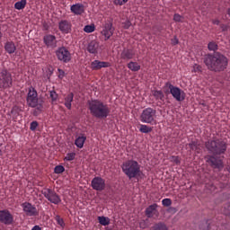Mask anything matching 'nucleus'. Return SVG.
<instances>
[{
    "label": "nucleus",
    "instance_id": "2eb2a0df",
    "mask_svg": "<svg viewBox=\"0 0 230 230\" xmlns=\"http://www.w3.org/2000/svg\"><path fill=\"white\" fill-rule=\"evenodd\" d=\"M102 35L105 37V40H109L112 35H114V29L112 28V22H107L104 24L102 31Z\"/></svg>",
    "mask_w": 230,
    "mask_h": 230
},
{
    "label": "nucleus",
    "instance_id": "5701e85b",
    "mask_svg": "<svg viewBox=\"0 0 230 230\" xmlns=\"http://www.w3.org/2000/svg\"><path fill=\"white\" fill-rule=\"evenodd\" d=\"M127 67L133 73H137V71L141 70V65L137 61H129L127 64Z\"/></svg>",
    "mask_w": 230,
    "mask_h": 230
},
{
    "label": "nucleus",
    "instance_id": "a18cd8bd",
    "mask_svg": "<svg viewBox=\"0 0 230 230\" xmlns=\"http://www.w3.org/2000/svg\"><path fill=\"white\" fill-rule=\"evenodd\" d=\"M66 172V169L62 165H58V173H64Z\"/></svg>",
    "mask_w": 230,
    "mask_h": 230
},
{
    "label": "nucleus",
    "instance_id": "7c9ffc66",
    "mask_svg": "<svg viewBox=\"0 0 230 230\" xmlns=\"http://www.w3.org/2000/svg\"><path fill=\"white\" fill-rule=\"evenodd\" d=\"M50 99L53 105H57L58 103V94H57V92L50 91Z\"/></svg>",
    "mask_w": 230,
    "mask_h": 230
},
{
    "label": "nucleus",
    "instance_id": "5fc2aeb1",
    "mask_svg": "<svg viewBox=\"0 0 230 230\" xmlns=\"http://www.w3.org/2000/svg\"><path fill=\"white\" fill-rule=\"evenodd\" d=\"M55 173H58V165H57L54 169Z\"/></svg>",
    "mask_w": 230,
    "mask_h": 230
},
{
    "label": "nucleus",
    "instance_id": "dca6fc26",
    "mask_svg": "<svg viewBox=\"0 0 230 230\" xmlns=\"http://www.w3.org/2000/svg\"><path fill=\"white\" fill-rule=\"evenodd\" d=\"M70 12L74 13V15H83V13H85V5L82 3L72 4L70 6Z\"/></svg>",
    "mask_w": 230,
    "mask_h": 230
},
{
    "label": "nucleus",
    "instance_id": "864d4df0",
    "mask_svg": "<svg viewBox=\"0 0 230 230\" xmlns=\"http://www.w3.org/2000/svg\"><path fill=\"white\" fill-rule=\"evenodd\" d=\"M221 29L223 30V31H226V30H227V27L224 24H221Z\"/></svg>",
    "mask_w": 230,
    "mask_h": 230
},
{
    "label": "nucleus",
    "instance_id": "1a4fd4ad",
    "mask_svg": "<svg viewBox=\"0 0 230 230\" xmlns=\"http://www.w3.org/2000/svg\"><path fill=\"white\" fill-rule=\"evenodd\" d=\"M22 211L25 213L27 217H37L39 215V211L37 210V208L33 206L30 202H24L22 204Z\"/></svg>",
    "mask_w": 230,
    "mask_h": 230
},
{
    "label": "nucleus",
    "instance_id": "37998d69",
    "mask_svg": "<svg viewBox=\"0 0 230 230\" xmlns=\"http://www.w3.org/2000/svg\"><path fill=\"white\" fill-rule=\"evenodd\" d=\"M58 226L59 227H62V229H64V226H66V224L64 223V220L59 218L58 219Z\"/></svg>",
    "mask_w": 230,
    "mask_h": 230
},
{
    "label": "nucleus",
    "instance_id": "9b49d317",
    "mask_svg": "<svg viewBox=\"0 0 230 230\" xmlns=\"http://www.w3.org/2000/svg\"><path fill=\"white\" fill-rule=\"evenodd\" d=\"M91 186L95 191H103L105 190V180L102 177H94L92 180Z\"/></svg>",
    "mask_w": 230,
    "mask_h": 230
},
{
    "label": "nucleus",
    "instance_id": "6e6552de",
    "mask_svg": "<svg viewBox=\"0 0 230 230\" xmlns=\"http://www.w3.org/2000/svg\"><path fill=\"white\" fill-rule=\"evenodd\" d=\"M9 87H12V74L4 69L0 71V88L8 89Z\"/></svg>",
    "mask_w": 230,
    "mask_h": 230
},
{
    "label": "nucleus",
    "instance_id": "052dcab7",
    "mask_svg": "<svg viewBox=\"0 0 230 230\" xmlns=\"http://www.w3.org/2000/svg\"><path fill=\"white\" fill-rule=\"evenodd\" d=\"M56 54L58 55V51H56Z\"/></svg>",
    "mask_w": 230,
    "mask_h": 230
},
{
    "label": "nucleus",
    "instance_id": "a878e982",
    "mask_svg": "<svg viewBox=\"0 0 230 230\" xmlns=\"http://www.w3.org/2000/svg\"><path fill=\"white\" fill-rule=\"evenodd\" d=\"M139 127V132H141L142 134H150V132L154 130L153 127H150L146 124H140Z\"/></svg>",
    "mask_w": 230,
    "mask_h": 230
},
{
    "label": "nucleus",
    "instance_id": "c756f323",
    "mask_svg": "<svg viewBox=\"0 0 230 230\" xmlns=\"http://www.w3.org/2000/svg\"><path fill=\"white\" fill-rule=\"evenodd\" d=\"M97 220L99 221V224H101V226H109V224H111V219L103 216L98 217Z\"/></svg>",
    "mask_w": 230,
    "mask_h": 230
},
{
    "label": "nucleus",
    "instance_id": "cd10ccee",
    "mask_svg": "<svg viewBox=\"0 0 230 230\" xmlns=\"http://www.w3.org/2000/svg\"><path fill=\"white\" fill-rule=\"evenodd\" d=\"M74 96L73 93H71L65 97V106L68 110H71V103L73 102Z\"/></svg>",
    "mask_w": 230,
    "mask_h": 230
},
{
    "label": "nucleus",
    "instance_id": "49530a36",
    "mask_svg": "<svg viewBox=\"0 0 230 230\" xmlns=\"http://www.w3.org/2000/svg\"><path fill=\"white\" fill-rule=\"evenodd\" d=\"M205 227L200 226L201 230H209V224L208 223V221L205 222Z\"/></svg>",
    "mask_w": 230,
    "mask_h": 230
},
{
    "label": "nucleus",
    "instance_id": "ea45409f",
    "mask_svg": "<svg viewBox=\"0 0 230 230\" xmlns=\"http://www.w3.org/2000/svg\"><path fill=\"white\" fill-rule=\"evenodd\" d=\"M122 26H123L124 30H128V28H130V26H132V22H130V21L127 20L126 22H122Z\"/></svg>",
    "mask_w": 230,
    "mask_h": 230
},
{
    "label": "nucleus",
    "instance_id": "ddd939ff",
    "mask_svg": "<svg viewBox=\"0 0 230 230\" xmlns=\"http://www.w3.org/2000/svg\"><path fill=\"white\" fill-rule=\"evenodd\" d=\"M136 57V50L132 49H123V50L119 54L120 60L124 62H128V60L134 59Z\"/></svg>",
    "mask_w": 230,
    "mask_h": 230
},
{
    "label": "nucleus",
    "instance_id": "a211bd4d",
    "mask_svg": "<svg viewBox=\"0 0 230 230\" xmlns=\"http://www.w3.org/2000/svg\"><path fill=\"white\" fill-rule=\"evenodd\" d=\"M72 26L71 22L67 20H63L58 23V29L62 33H70Z\"/></svg>",
    "mask_w": 230,
    "mask_h": 230
},
{
    "label": "nucleus",
    "instance_id": "8fccbe9b",
    "mask_svg": "<svg viewBox=\"0 0 230 230\" xmlns=\"http://www.w3.org/2000/svg\"><path fill=\"white\" fill-rule=\"evenodd\" d=\"M212 23H213V24H216V26H218V25L220 24V21H218V20H213V21H212Z\"/></svg>",
    "mask_w": 230,
    "mask_h": 230
},
{
    "label": "nucleus",
    "instance_id": "39448f33",
    "mask_svg": "<svg viewBox=\"0 0 230 230\" xmlns=\"http://www.w3.org/2000/svg\"><path fill=\"white\" fill-rule=\"evenodd\" d=\"M27 105L37 110L40 112L42 111V103H39V93H37V90H35L32 86L29 88V92L27 94Z\"/></svg>",
    "mask_w": 230,
    "mask_h": 230
},
{
    "label": "nucleus",
    "instance_id": "9d476101",
    "mask_svg": "<svg viewBox=\"0 0 230 230\" xmlns=\"http://www.w3.org/2000/svg\"><path fill=\"white\" fill-rule=\"evenodd\" d=\"M0 222L5 226H12L13 216L8 210H0Z\"/></svg>",
    "mask_w": 230,
    "mask_h": 230
},
{
    "label": "nucleus",
    "instance_id": "412c9836",
    "mask_svg": "<svg viewBox=\"0 0 230 230\" xmlns=\"http://www.w3.org/2000/svg\"><path fill=\"white\" fill-rule=\"evenodd\" d=\"M45 197L49 200V202H52V204H58V196L51 190L45 191Z\"/></svg>",
    "mask_w": 230,
    "mask_h": 230
},
{
    "label": "nucleus",
    "instance_id": "bf43d9fd",
    "mask_svg": "<svg viewBox=\"0 0 230 230\" xmlns=\"http://www.w3.org/2000/svg\"><path fill=\"white\" fill-rule=\"evenodd\" d=\"M56 220L57 222H58V216H56Z\"/></svg>",
    "mask_w": 230,
    "mask_h": 230
},
{
    "label": "nucleus",
    "instance_id": "2f4dec72",
    "mask_svg": "<svg viewBox=\"0 0 230 230\" xmlns=\"http://www.w3.org/2000/svg\"><path fill=\"white\" fill-rule=\"evenodd\" d=\"M189 146L190 150H193L194 152H197V154H199L200 148L199 147V143L196 141H192L189 144Z\"/></svg>",
    "mask_w": 230,
    "mask_h": 230
},
{
    "label": "nucleus",
    "instance_id": "f257e3e1",
    "mask_svg": "<svg viewBox=\"0 0 230 230\" xmlns=\"http://www.w3.org/2000/svg\"><path fill=\"white\" fill-rule=\"evenodd\" d=\"M205 146L211 155L207 156V163L212 166V168H217V170H222L224 168V162L222 159L215 155H222L226 154L227 150V143L220 138H216L214 140H208L205 143Z\"/></svg>",
    "mask_w": 230,
    "mask_h": 230
},
{
    "label": "nucleus",
    "instance_id": "3c124183",
    "mask_svg": "<svg viewBox=\"0 0 230 230\" xmlns=\"http://www.w3.org/2000/svg\"><path fill=\"white\" fill-rule=\"evenodd\" d=\"M140 227H142V229H146V224H145V222H140Z\"/></svg>",
    "mask_w": 230,
    "mask_h": 230
},
{
    "label": "nucleus",
    "instance_id": "c9c22d12",
    "mask_svg": "<svg viewBox=\"0 0 230 230\" xmlns=\"http://www.w3.org/2000/svg\"><path fill=\"white\" fill-rule=\"evenodd\" d=\"M162 204L163 206H164V208H170V206H172V199L166 198V199H164L162 200Z\"/></svg>",
    "mask_w": 230,
    "mask_h": 230
},
{
    "label": "nucleus",
    "instance_id": "f8f14e48",
    "mask_svg": "<svg viewBox=\"0 0 230 230\" xmlns=\"http://www.w3.org/2000/svg\"><path fill=\"white\" fill-rule=\"evenodd\" d=\"M159 205L157 203L148 206L145 210V215L147 218H157L159 217V210H157Z\"/></svg>",
    "mask_w": 230,
    "mask_h": 230
},
{
    "label": "nucleus",
    "instance_id": "f704fd0d",
    "mask_svg": "<svg viewBox=\"0 0 230 230\" xmlns=\"http://www.w3.org/2000/svg\"><path fill=\"white\" fill-rule=\"evenodd\" d=\"M76 157V153H68L65 157V161H75Z\"/></svg>",
    "mask_w": 230,
    "mask_h": 230
},
{
    "label": "nucleus",
    "instance_id": "0eeeda50",
    "mask_svg": "<svg viewBox=\"0 0 230 230\" xmlns=\"http://www.w3.org/2000/svg\"><path fill=\"white\" fill-rule=\"evenodd\" d=\"M165 87H168L170 93L176 102H184V99L186 98L184 91L181 90V88L177 86H173L170 82L165 84Z\"/></svg>",
    "mask_w": 230,
    "mask_h": 230
},
{
    "label": "nucleus",
    "instance_id": "79ce46f5",
    "mask_svg": "<svg viewBox=\"0 0 230 230\" xmlns=\"http://www.w3.org/2000/svg\"><path fill=\"white\" fill-rule=\"evenodd\" d=\"M172 45V46H177V44H179V39H177V36H174L172 40H171Z\"/></svg>",
    "mask_w": 230,
    "mask_h": 230
},
{
    "label": "nucleus",
    "instance_id": "4c0bfd02",
    "mask_svg": "<svg viewBox=\"0 0 230 230\" xmlns=\"http://www.w3.org/2000/svg\"><path fill=\"white\" fill-rule=\"evenodd\" d=\"M173 21H175V22H182V16L179 13H175L173 15Z\"/></svg>",
    "mask_w": 230,
    "mask_h": 230
},
{
    "label": "nucleus",
    "instance_id": "6e6d98bb",
    "mask_svg": "<svg viewBox=\"0 0 230 230\" xmlns=\"http://www.w3.org/2000/svg\"><path fill=\"white\" fill-rule=\"evenodd\" d=\"M16 111H17V108H16V107L13 108V110H12V114H13V112H15Z\"/></svg>",
    "mask_w": 230,
    "mask_h": 230
},
{
    "label": "nucleus",
    "instance_id": "4468645a",
    "mask_svg": "<svg viewBox=\"0 0 230 230\" xmlns=\"http://www.w3.org/2000/svg\"><path fill=\"white\" fill-rule=\"evenodd\" d=\"M58 60H61V62H65V64H67V62L71 61V52L66 48H60L58 49Z\"/></svg>",
    "mask_w": 230,
    "mask_h": 230
},
{
    "label": "nucleus",
    "instance_id": "13d9d810",
    "mask_svg": "<svg viewBox=\"0 0 230 230\" xmlns=\"http://www.w3.org/2000/svg\"><path fill=\"white\" fill-rule=\"evenodd\" d=\"M3 155V151L0 149V157Z\"/></svg>",
    "mask_w": 230,
    "mask_h": 230
},
{
    "label": "nucleus",
    "instance_id": "393cba45",
    "mask_svg": "<svg viewBox=\"0 0 230 230\" xmlns=\"http://www.w3.org/2000/svg\"><path fill=\"white\" fill-rule=\"evenodd\" d=\"M152 94L156 101L164 102V93L161 90H153Z\"/></svg>",
    "mask_w": 230,
    "mask_h": 230
},
{
    "label": "nucleus",
    "instance_id": "423d86ee",
    "mask_svg": "<svg viewBox=\"0 0 230 230\" xmlns=\"http://www.w3.org/2000/svg\"><path fill=\"white\" fill-rule=\"evenodd\" d=\"M157 111L153 108H146L142 111L139 119L142 123H147V125H155Z\"/></svg>",
    "mask_w": 230,
    "mask_h": 230
},
{
    "label": "nucleus",
    "instance_id": "de8ad7c7",
    "mask_svg": "<svg viewBox=\"0 0 230 230\" xmlns=\"http://www.w3.org/2000/svg\"><path fill=\"white\" fill-rule=\"evenodd\" d=\"M64 76V71L61 69H58V78H62Z\"/></svg>",
    "mask_w": 230,
    "mask_h": 230
},
{
    "label": "nucleus",
    "instance_id": "72a5a7b5",
    "mask_svg": "<svg viewBox=\"0 0 230 230\" xmlns=\"http://www.w3.org/2000/svg\"><path fill=\"white\" fill-rule=\"evenodd\" d=\"M208 49L209 51H217V49H218V45H217L215 41H211L208 43Z\"/></svg>",
    "mask_w": 230,
    "mask_h": 230
},
{
    "label": "nucleus",
    "instance_id": "4be33fe9",
    "mask_svg": "<svg viewBox=\"0 0 230 230\" xmlns=\"http://www.w3.org/2000/svg\"><path fill=\"white\" fill-rule=\"evenodd\" d=\"M4 49L8 55H13V53L17 51V47H15V43H13V41H7L4 44Z\"/></svg>",
    "mask_w": 230,
    "mask_h": 230
},
{
    "label": "nucleus",
    "instance_id": "bb28decb",
    "mask_svg": "<svg viewBox=\"0 0 230 230\" xmlns=\"http://www.w3.org/2000/svg\"><path fill=\"white\" fill-rule=\"evenodd\" d=\"M150 230H168V226L163 222H158L152 226Z\"/></svg>",
    "mask_w": 230,
    "mask_h": 230
},
{
    "label": "nucleus",
    "instance_id": "aec40b11",
    "mask_svg": "<svg viewBox=\"0 0 230 230\" xmlns=\"http://www.w3.org/2000/svg\"><path fill=\"white\" fill-rule=\"evenodd\" d=\"M100 49V43L96 40H92L88 43L86 48L88 53H92V55H96L98 53V49Z\"/></svg>",
    "mask_w": 230,
    "mask_h": 230
},
{
    "label": "nucleus",
    "instance_id": "58836bf2",
    "mask_svg": "<svg viewBox=\"0 0 230 230\" xmlns=\"http://www.w3.org/2000/svg\"><path fill=\"white\" fill-rule=\"evenodd\" d=\"M171 161L174 163V164H181V158L179 156H172Z\"/></svg>",
    "mask_w": 230,
    "mask_h": 230
},
{
    "label": "nucleus",
    "instance_id": "603ef678",
    "mask_svg": "<svg viewBox=\"0 0 230 230\" xmlns=\"http://www.w3.org/2000/svg\"><path fill=\"white\" fill-rule=\"evenodd\" d=\"M31 230H41V228L39 226H34Z\"/></svg>",
    "mask_w": 230,
    "mask_h": 230
},
{
    "label": "nucleus",
    "instance_id": "7ed1b4c3",
    "mask_svg": "<svg viewBox=\"0 0 230 230\" xmlns=\"http://www.w3.org/2000/svg\"><path fill=\"white\" fill-rule=\"evenodd\" d=\"M204 63L208 66L210 71H216L220 72L224 71L227 67V58H226L224 55L217 52L214 55H208L205 58Z\"/></svg>",
    "mask_w": 230,
    "mask_h": 230
},
{
    "label": "nucleus",
    "instance_id": "e433bc0d",
    "mask_svg": "<svg viewBox=\"0 0 230 230\" xmlns=\"http://www.w3.org/2000/svg\"><path fill=\"white\" fill-rule=\"evenodd\" d=\"M192 73H202V66L200 65L195 64L193 66Z\"/></svg>",
    "mask_w": 230,
    "mask_h": 230
},
{
    "label": "nucleus",
    "instance_id": "c03bdc74",
    "mask_svg": "<svg viewBox=\"0 0 230 230\" xmlns=\"http://www.w3.org/2000/svg\"><path fill=\"white\" fill-rule=\"evenodd\" d=\"M168 212L169 213H177V208H173V207H170L168 208Z\"/></svg>",
    "mask_w": 230,
    "mask_h": 230
},
{
    "label": "nucleus",
    "instance_id": "f3484780",
    "mask_svg": "<svg viewBox=\"0 0 230 230\" xmlns=\"http://www.w3.org/2000/svg\"><path fill=\"white\" fill-rule=\"evenodd\" d=\"M102 67H111V63L100 60H93L91 63V69L93 71H100Z\"/></svg>",
    "mask_w": 230,
    "mask_h": 230
},
{
    "label": "nucleus",
    "instance_id": "6ab92c4d",
    "mask_svg": "<svg viewBox=\"0 0 230 230\" xmlns=\"http://www.w3.org/2000/svg\"><path fill=\"white\" fill-rule=\"evenodd\" d=\"M43 40L48 48H57V38L54 35H46Z\"/></svg>",
    "mask_w": 230,
    "mask_h": 230
},
{
    "label": "nucleus",
    "instance_id": "20e7f679",
    "mask_svg": "<svg viewBox=\"0 0 230 230\" xmlns=\"http://www.w3.org/2000/svg\"><path fill=\"white\" fill-rule=\"evenodd\" d=\"M121 168L123 173H125L128 179H139V177L143 175L141 165L136 160H128L124 162Z\"/></svg>",
    "mask_w": 230,
    "mask_h": 230
},
{
    "label": "nucleus",
    "instance_id": "09e8293b",
    "mask_svg": "<svg viewBox=\"0 0 230 230\" xmlns=\"http://www.w3.org/2000/svg\"><path fill=\"white\" fill-rule=\"evenodd\" d=\"M115 4H119V6H123V2H122V0H116Z\"/></svg>",
    "mask_w": 230,
    "mask_h": 230
},
{
    "label": "nucleus",
    "instance_id": "b1692460",
    "mask_svg": "<svg viewBox=\"0 0 230 230\" xmlns=\"http://www.w3.org/2000/svg\"><path fill=\"white\" fill-rule=\"evenodd\" d=\"M85 141H87V137L84 134H81L75 138V145L77 146V148H84Z\"/></svg>",
    "mask_w": 230,
    "mask_h": 230
},
{
    "label": "nucleus",
    "instance_id": "c85d7f7f",
    "mask_svg": "<svg viewBox=\"0 0 230 230\" xmlns=\"http://www.w3.org/2000/svg\"><path fill=\"white\" fill-rule=\"evenodd\" d=\"M27 1L20 0L14 4L15 10H24L26 8Z\"/></svg>",
    "mask_w": 230,
    "mask_h": 230
},
{
    "label": "nucleus",
    "instance_id": "4d7b16f0",
    "mask_svg": "<svg viewBox=\"0 0 230 230\" xmlns=\"http://www.w3.org/2000/svg\"><path fill=\"white\" fill-rule=\"evenodd\" d=\"M126 3H128V0H122V4H125Z\"/></svg>",
    "mask_w": 230,
    "mask_h": 230
},
{
    "label": "nucleus",
    "instance_id": "f03ea898",
    "mask_svg": "<svg viewBox=\"0 0 230 230\" xmlns=\"http://www.w3.org/2000/svg\"><path fill=\"white\" fill-rule=\"evenodd\" d=\"M88 111L97 119H105L111 115V107H109V104L98 99L88 102Z\"/></svg>",
    "mask_w": 230,
    "mask_h": 230
},
{
    "label": "nucleus",
    "instance_id": "473e14b6",
    "mask_svg": "<svg viewBox=\"0 0 230 230\" xmlns=\"http://www.w3.org/2000/svg\"><path fill=\"white\" fill-rule=\"evenodd\" d=\"M94 30H96V27L94 26V24L86 25L84 28V31L85 33H93V31H94Z\"/></svg>",
    "mask_w": 230,
    "mask_h": 230
},
{
    "label": "nucleus",
    "instance_id": "a19ab883",
    "mask_svg": "<svg viewBox=\"0 0 230 230\" xmlns=\"http://www.w3.org/2000/svg\"><path fill=\"white\" fill-rule=\"evenodd\" d=\"M37 127H39V123L37 121H32L31 123V130H36Z\"/></svg>",
    "mask_w": 230,
    "mask_h": 230
}]
</instances>
